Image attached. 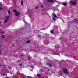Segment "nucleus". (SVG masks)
I'll return each instance as SVG.
<instances>
[{
  "label": "nucleus",
  "instance_id": "obj_1",
  "mask_svg": "<svg viewBox=\"0 0 78 78\" xmlns=\"http://www.w3.org/2000/svg\"><path fill=\"white\" fill-rule=\"evenodd\" d=\"M13 12H15L16 16H19V15H20V12H17L16 10H13Z\"/></svg>",
  "mask_w": 78,
  "mask_h": 78
},
{
  "label": "nucleus",
  "instance_id": "obj_2",
  "mask_svg": "<svg viewBox=\"0 0 78 78\" xmlns=\"http://www.w3.org/2000/svg\"><path fill=\"white\" fill-rule=\"evenodd\" d=\"M9 16H7L6 17L4 20V23H6V22H7L8 20V19H9Z\"/></svg>",
  "mask_w": 78,
  "mask_h": 78
},
{
  "label": "nucleus",
  "instance_id": "obj_3",
  "mask_svg": "<svg viewBox=\"0 0 78 78\" xmlns=\"http://www.w3.org/2000/svg\"><path fill=\"white\" fill-rule=\"evenodd\" d=\"M63 72L65 73L66 74H68V70L66 69H63Z\"/></svg>",
  "mask_w": 78,
  "mask_h": 78
},
{
  "label": "nucleus",
  "instance_id": "obj_4",
  "mask_svg": "<svg viewBox=\"0 0 78 78\" xmlns=\"http://www.w3.org/2000/svg\"><path fill=\"white\" fill-rule=\"evenodd\" d=\"M70 3H72L73 5H76V2H71Z\"/></svg>",
  "mask_w": 78,
  "mask_h": 78
},
{
  "label": "nucleus",
  "instance_id": "obj_5",
  "mask_svg": "<svg viewBox=\"0 0 78 78\" xmlns=\"http://www.w3.org/2000/svg\"><path fill=\"white\" fill-rule=\"evenodd\" d=\"M47 65L49 67H52V65L50 63H47Z\"/></svg>",
  "mask_w": 78,
  "mask_h": 78
},
{
  "label": "nucleus",
  "instance_id": "obj_6",
  "mask_svg": "<svg viewBox=\"0 0 78 78\" xmlns=\"http://www.w3.org/2000/svg\"><path fill=\"white\" fill-rule=\"evenodd\" d=\"M48 2H53V0H47Z\"/></svg>",
  "mask_w": 78,
  "mask_h": 78
},
{
  "label": "nucleus",
  "instance_id": "obj_7",
  "mask_svg": "<svg viewBox=\"0 0 78 78\" xmlns=\"http://www.w3.org/2000/svg\"><path fill=\"white\" fill-rule=\"evenodd\" d=\"M53 16L54 17H55V18H57L58 17V16H57L55 14L53 15Z\"/></svg>",
  "mask_w": 78,
  "mask_h": 78
},
{
  "label": "nucleus",
  "instance_id": "obj_8",
  "mask_svg": "<svg viewBox=\"0 0 78 78\" xmlns=\"http://www.w3.org/2000/svg\"><path fill=\"white\" fill-rule=\"evenodd\" d=\"M30 40H28L26 42V43L27 44H28V43H30Z\"/></svg>",
  "mask_w": 78,
  "mask_h": 78
},
{
  "label": "nucleus",
  "instance_id": "obj_9",
  "mask_svg": "<svg viewBox=\"0 0 78 78\" xmlns=\"http://www.w3.org/2000/svg\"><path fill=\"white\" fill-rule=\"evenodd\" d=\"M23 1L21 0V5H23Z\"/></svg>",
  "mask_w": 78,
  "mask_h": 78
},
{
  "label": "nucleus",
  "instance_id": "obj_10",
  "mask_svg": "<svg viewBox=\"0 0 78 78\" xmlns=\"http://www.w3.org/2000/svg\"><path fill=\"white\" fill-rule=\"evenodd\" d=\"M63 5H64L65 6H67V4L66 3H64L63 4Z\"/></svg>",
  "mask_w": 78,
  "mask_h": 78
},
{
  "label": "nucleus",
  "instance_id": "obj_11",
  "mask_svg": "<svg viewBox=\"0 0 78 78\" xmlns=\"http://www.w3.org/2000/svg\"><path fill=\"white\" fill-rule=\"evenodd\" d=\"M37 76L38 77H41V75H40V74H37Z\"/></svg>",
  "mask_w": 78,
  "mask_h": 78
},
{
  "label": "nucleus",
  "instance_id": "obj_12",
  "mask_svg": "<svg viewBox=\"0 0 78 78\" xmlns=\"http://www.w3.org/2000/svg\"><path fill=\"white\" fill-rule=\"evenodd\" d=\"M52 20H53L54 21H55L56 20V19L55 18H52Z\"/></svg>",
  "mask_w": 78,
  "mask_h": 78
},
{
  "label": "nucleus",
  "instance_id": "obj_13",
  "mask_svg": "<svg viewBox=\"0 0 78 78\" xmlns=\"http://www.w3.org/2000/svg\"><path fill=\"white\" fill-rule=\"evenodd\" d=\"M8 13H9V15H10V13H11V12H10V11H9L8 12Z\"/></svg>",
  "mask_w": 78,
  "mask_h": 78
},
{
  "label": "nucleus",
  "instance_id": "obj_14",
  "mask_svg": "<svg viewBox=\"0 0 78 78\" xmlns=\"http://www.w3.org/2000/svg\"><path fill=\"white\" fill-rule=\"evenodd\" d=\"M8 68H9V69H11V66H8Z\"/></svg>",
  "mask_w": 78,
  "mask_h": 78
},
{
  "label": "nucleus",
  "instance_id": "obj_15",
  "mask_svg": "<svg viewBox=\"0 0 78 78\" xmlns=\"http://www.w3.org/2000/svg\"><path fill=\"white\" fill-rule=\"evenodd\" d=\"M50 32L51 33H53V30H51Z\"/></svg>",
  "mask_w": 78,
  "mask_h": 78
},
{
  "label": "nucleus",
  "instance_id": "obj_16",
  "mask_svg": "<svg viewBox=\"0 0 78 78\" xmlns=\"http://www.w3.org/2000/svg\"><path fill=\"white\" fill-rule=\"evenodd\" d=\"M4 37H5V36H4V35H2V38H4Z\"/></svg>",
  "mask_w": 78,
  "mask_h": 78
},
{
  "label": "nucleus",
  "instance_id": "obj_17",
  "mask_svg": "<svg viewBox=\"0 0 78 78\" xmlns=\"http://www.w3.org/2000/svg\"><path fill=\"white\" fill-rule=\"evenodd\" d=\"M38 7L37 6L36 7V9H38Z\"/></svg>",
  "mask_w": 78,
  "mask_h": 78
},
{
  "label": "nucleus",
  "instance_id": "obj_18",
  "mask_svg": "<svg viewBox=\"0 0 78 78\" xmlns=\"http://www.w3.org/2000/svg\"><path fill=\"white\" fill-rule=\"evenodd\" d=\"M0 9H3V8L2 7H0Z\"/></svg>",
  "mask_w": 78,
  "mask_h": 78
},
{
  "label": "nucleus",
  "instance_id": "obj_19",
  "mask_svg": "<svg viewBox=\"0 0 78 78\" xmlns=\"http://www.w3.org/2000/svg\"><path fill=\"white\" fill-rule=\"evenodd\" d=\"M28 59L29 60H30V57H28Z\"/></svg>",
  "mask_w": 78,
  "mask_h": 78
},
{
  "label": "nucleus",
  "instance_id": "obj_20",
  "mask_svg": "<svg viewBox=\"0 0 78 78\" xmlns=\"http://www.w3.org/2000/svg\"><path fill=\"white\" fill-rule=\"evenodd\" d=\"M30 67H31V68H32V69H33V66H30Z\"/></svg>",
  "mask_w": 78,
  "mask_h": 78
},
{
  "label": "nucleus",
  "instance_id": "obj_21",
  "mask_svg": "<svg viewBox=\"0 0 78 78\" xmlns=\"http://www.w3.org/2000/svg\"><path fill=\"white\" fill-rule=\"evenodd\" d=\"M74 20H76V19H75Z\"/></svg>",
  "mask_w": 78,
  "mask_h": 78
},
{
  "label": "nucleus",
  "instance_id": "obj_22",
  "mask_svg": "<svg viewBox=\"0 0 78 78\" xmlns=\"http://www.w3.org/2000/svg\"><path fill=\"white\" fill-rule=\"evenodd\" d=\"M20 66H22V64H20Z\"/></svg>",
  "mask_w": 78,
  "mask_h": 78
},
{
  "label": "nucleus",
  "instance_id": "obj_23",
  "mask_svg": "<svg viewBox=\"0 0 78 78\" xmlns=\"http://www.w3.org/2000/svg\"><path fill=\"white\" fill-rule=\"evenodd\" d=\"M21 56H23V55H21Z\"/></svg>",
  "mask_w": 78,
  "mask_h": 78
},
{
  "label": "nucleus",
  "instance_id": "obj_24",
  "mask_svg": "<svg viewBox=\"0 0 78 78\" xmlns=\"http://www.w3.org/2000/svg\"><path fill=\"white\" fill-rule=\"evenodd\" d=\"M1 34H4V33H1Z\"/></svg>",
  "mask_w": 78,
  "mask_h": 78
},
{
  "label": "nucleus",
  "instance_id": "obj_25",
  "mask_svg": "<svg viewBox=\"0 0 78 78\" xmlns=\"http://www.w3.org/2000/svg\"><path fill=\"white\" fill-rule=\"evenodd\" d=\"M40 78H44V77H40Z\"/></svg>",
  "mask_w": 78,
  "mask_h": 78
},
{
  "label": "nucleus",
  "instance_id": "obj_26",
  "mask_svg": "<svg viewBox=\"0 0 78 78\" xmlns=\"http://www.w3.org/2000/svg\"><path fill=\"white\" fill-rule=\"evenodd\" d=\"M0 67H1V65H0Z\"/></svg>",
  "mask_w": 78,
  "mask_h": 78
},
{
  "label": "nucleus",
  "instance_id": "obj_27",
  "mask_svg": "<svg viewBox=\"0 0 78 78\" xmlns=\"http://www.w3.org/2000/svg\"><path fill=\"white\" fill-rule=\"evenodd\" d=\"M41 7H42V6H41Z\"/></svg>",
  "mask_w": 78,
  "mask_h": 78
}]
</instances>
